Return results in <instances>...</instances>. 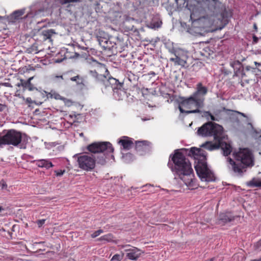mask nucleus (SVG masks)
Wrapping results in <instances>:
<instances>
[{
    "label": "nucleus",
    "instance_id": "nucleus-45",
    "mask_svg": "<svg viewBox=\"0 0 261 261\" xmlns=\"http://www.w3.org/2000/svg\"><path fill=\"white\" fill-rule=\"evenodd\" d=\"M215 16L217 17H218V19L220 20L221 23L222 24L223 26H222V28L224 27V25H225L226 24H224L223 22V21L222 20V18L221 17V15H220V13H219L218 15H215ZM228 23V22L227 23V24ZM220 29H222V27H220Z\"/></svg>",
    "mask_w": 261,
    "mask_h": 261
},
{
    "label": "nucleus",
    "instance_id": "nucleus-40",
    "mask_svg": "<svg viewBox=\"0 0 261 261\" xmlns=\"http://www.w3.org/2000/svg\"><path fill=\"white\" fill-rule=\"evenodd\" d=\"M161 227L162 229L166 230L167 231H170L173 229L172 227H171L166 224H162L161 225Z\"/></svg>",
    "mask_w": 261,
    "mask_h": 261
},
{
    "label": "nucleus",
    "instance_id": "nucleus-15",
    "mask_svg": "<svg viewBox=\"0 0 261 261\" xmlns=\"http://www.w3.org/2000/svg\"><path fill=\"white\" fill-rule=\"evenodd\" d=\"M133 139L126 136L122 137L119 141V144L125 150L130 149L133 146Z\"/></svg>",
    "mask_w": 261,
    "mask_h": 261
},
{
    "label": "nucleus",
    "instance_id": "nucleus-13",
    "mask_svg": "<svg viewBox=\"0 0 261 261\" xmlns=\"http://www.w3.org/2000/svg\"><path fill=\"white\" fill-rule=\"evenodd\" d=\"M150 143L147 141H136L135 150L140 155H144L150 151Z\"/></svg>",
    "mask_w": 261,
    "mask_h": 261
},
{
    "label": "nucleus",
    "instance_id": "nucleus-19",
    "mask_svg": "<svg viewBox=\"0 0 261 261\" xmlns=\"http://www.w3.org/2000/svg\"><path fill=\"white\" fill-rule=\"evenodd\" d=\"M227 111L231 112V113L229 114L230 118L234 122H236L237 123H239L240 122V120L239 118V115L243 117H247L246 115L243 113L231 110H227Z\"/></svg>",
    "mask_w": 261,
    "mask_h": 261
},
{
    "label": "nucleus",
    "instance_id": "nucleus-10",
    "mask_svg": "<svg viewBox=\"0 0 261 261\" xmlns=\"http://www.w3.org/2000/svg\"><path fill=\"white\" fill-rule=\"evenodd\" d=\"M77 156V162L79 167L85 171H92L95 167L96 161L93 154L82 153Z\"/></svg>",
    "mask_w": 261,
    "mask_h": 261
},
{
    "label": "nucleus",
    "instance_id": "nucleus-23",
    "mask_svg": "<svg viewBox=\"0 0 261 261\" xmlns=\"http://www.w3.org/2000/svg\"><path fill=\"white\" fill-rule=\"evenodd\" d=\"M139 251V250L138 248L133 247L131 249V250H130V252L126 253V257L131 260H137L140 255Z\"/></svg>",
    "mask_w": 261,
    "mask_h": 261
},
{
    "label": "nucleus",
    "instance_id": "nucleus-12",
    "mask_svg": "<svg viewBox=\"0 0 261 261\" xmlns=\"http://www.w3.org/2000/svg\"><path fill=\"white\" fill-rule=\"evenodd\" d=\"M123 83L118 81L117 83L108 87L113 91V96L117 100H122L126 96V92L123 88Z\"/></svg>",
    "mask_w": 261,
    "mask_h": 261
},
{
    "label": "nucleus",
    "instance_id": "nucleus-28",
    "mask_svg": "<svg viewBox=\"0 0 261 261\" xmlns=\"http://www.w3.org/2000/svg\"><path fill=\"white\" fill-rule=\"evenodd\" d=\"M47 96L48 97L54 98L56 100H62L63 98V97L61 96L58 92L54 90H51L50 92L47 94Z\"/></svg>",
    "mask_w": 261,
    "mask_h": 261
},
{
    "label": "nucleus",
    "instance_id": "nucleus-58",
    "mask_svg": "<svg viewBox=\"0 0 261 261\" xmlns=\"http://www.w3.org/2000/svg\"><path fill=\"white\" fill-rule=\"evenodd\" d=\"M3 210V208L2 207V206H0V212H1L2 210Z\"/></svg>",
    "mask_w": 261,
    "mask_h": 261
},
{
    "label": "nucleus",
    "instance_id": "nucleus-24",
    "mask_svg": "<svg viewBox=\"0 0 261 261\" xmlns=\"http://www.w3.org/2000/svg\"><path fill=\"white\" fill-rule=\"evenodd\" d=\"M55 34L56 33L54 30L49 29L42 31L41 35L42 37V39L44 41L47 39L51 40V38L52 36Z\"/></svg>",
    "mask_w": 261,
    "mask_h": 261
},
{
    "label": "nucleus",
    "instance_id": "nucleus-30",
    "mask_svg": "<svg viewBox=\"0 0 261 261\" xmlns=\"http://www.w3.org/2000/svg\"><path fill=\"white\" fill-rule=\"evenodd\" d=\"M70 80L76 82L77 84H82L83 83V79L79 75L71 77Z\"/></svg>",
    "mask_w": 261,
    "mask_h": 261
},
{
    "label": "nucleus",
    "instance_id": "nucleus-25",
    "mask_svg": "<svg viewBox=\"0 0 261 261\" xmlns=\"http://www.w3.org/2000/svg\"><path fill=\"white\" fill-rule=\"evenodd\" d=\"M235 217V216L231 215L229 213H223L220 215V220L226 223L234 220Z\"/></svg>",
    "mask_w": 261,
    "mask_h": 261
},
{
    "label": "nucleus",
    "instance_id": "nucleus-43",
    "mask_svg": "<svg viewBox=\"0 0 261 261\" xmlns=\"http://www.w3.org/2000/svg\"><path fill=\"white\" fill-rule=\"evenodd\" d=\"M28 50L29 53L34 54H37L38 52V50L36 48L35 49L34 48V46H32L31 48H29Z\"/></svg>",
    "mask_w": 261,
    "mask_h": 261
},
{
    "label": "nucleus",
    "instance_id": "nucleus-53",
    "mask_svg": "<svg viewBox=\"0 0 261 261\" xmlns=\"http://www.w3.org/2000/svg\"><path fill=\"white\" fill-rule=\"evenodd\" d=\"M251 261H261V258H259V259H253Z\"/></svg>",
    "mask_w": 261,
    "mask_h": 261
},
{
    "label": "nucleus",
    "instance_id": "nucleus-60",
    "mask_svg": "<svg viewBox=\"0 0 261 261\" xmlns=\"http://www.w3.org/2000/svg\"><path fill=\"white\" fill-rule=\"evenodd\" d=\"M235 74H236L237 76H239V73H238V71H237V72L235 73Z\"/></svg>",
    "mask_w": 261,
    "mask_h": 261
},
{
    "label": "nucleus",
    "instance_id": "nucleus-54",
    "mask_svg": "<svg viewBox=\"0 0 261 261\" xmlns=\"http://www.w3.org/2000/svg\"><path fill=\"white\" fill-rule=\"evenodd\" d=\"M207 50H210V49H209L208 48H207V47H206V48H204V49H203V51H204L206 52V51H207Z\"/></svg>",
    "mask_w": 261,
    "mask_h": 261
},
{
    "label": "nucleus",
    "instance_id": "nucleus-18",
    "mask_svg": "<svg viewBox=\"0 0 261 261\" xmlns=\"http://www.w3.org/2000/svg\"><path fill=\"white\" fill-rule=\"evenodd\" d=\"M170 61L173 62L175 66L179 65L184 67L187 64L186 57L185 56L180 57L177 54H175L174 58H171Z\"/></svg>",
    "mask_w": 261,
    "mask_h": 261
},
{
    "label": "nucleus",
    "instance_id": "nucleus-9",
    "mask_svg": "<svg viewBox=\"0 0 261 261\" xmlns=\"http://www.w3.org/2000/svg\"><path fill=\"white\" fill-rule=\"evenodd\" d=\"M208 10L211 12V15H218L220 13L222 20L224 24L228 22V14L223 9L222 4L218 0H205Z\"/></svg>",
    "mask_w": 261,
    "mask_h": 261
},
{
    "label": "nucleus",
    "instance_id": "nucleus-4",
    "mask_svg": "<svg viewBox=\"0 0 261 261\" xmlns=\"http://www.w3.org/2000/svg\"><path fill=\"white\" fill-rule=\"evenodd\" d=\"M86 149L94 154L96 164L102 166L106 164L107 160L114 158L113 154L114 148L112 144L108 142H94L88 145Z\"/></svg>",
    "mask_w": 261,
    "mask_h": 261
},
{
    "label": "nucleus",
    "instance_id": "nucleus-49",
    "mask_svg": "<svg viewBox=\"0 0 261 261\" xmlns=\"http://www.w3.org/2000/svg\"><path fill=\"white\" fill-rule=\"evenodd\" d=\"M258 41V38L255 35L253 36V42L254 43H257Z\"/></svg>",
    "mask_w": 261,
    "mask_h": 261
},
{
    "label": "nucleus",
    "instance_id": "nucleus-17",
    "mask_svg": "<svg viewBox=\"0 0 261 261\" xmlns=\"http://www.w3.org/2000/svg\"><path fill=\"white\" fill-rule=\"evenodd\" d=\"M97 41L99 45L105 49H109L113 46L111 42L108 38V35L105 37H101L100 35L97 36Z\"/></svg>",
    "mask_w": 261,
    "mask_h": 261
},
{
    "label": "nucleus",
    "instance_id": "nucleus-2",
    "mask_svg": "<svg viewBox=\"0 0 261 261\" xmlns=\"http://www.w3.org/2000/svg\"><path fill=\"white\" fill-rule=\"evenodd\" d=\"M233 160L228 158L229 168L238 176H242L247 169L254 166V155L252 151L247 148H240L232 154Z\"/></svg>",
    "mask_w": 261,
    "mask_h": 261
},
{
    "label": "nucleus",
    "instance_id": "nucleus-36",
    "mask_svg": "<svg viewBox=\"0 0 261 261\" xmlns=\"http://www.w3.org/2000/svg\"><path fill=\"white\" fill-rule=\"evenodd\" d=\"M103 232V230L101 229H99L97 231H95L91 234V237L92 238H95L100 235L101 233Z\"/></svg>",
    "mask_w": 261,
    "mask_h": 261
},
{
    "label": "nucleus",
    "instance_id": "nucleus-34",
    "mask_svg": "<svg viewBox=\"0 0 261 261\" xmlns=\"http://www.w3.org/2000/svg\"><path fill=\"white\" fill-rule=\"evenodd\" d=\"M53 80L56 82H61L64 80L63 75H55L53 77Z\"/></svg>",
    "mask_w": 261,
    "mask_h": 261
},
{
    "label": "nucleus",
    "instance_id": "nucleus-35",
    "mask_svg": "<svg viewBox=\"0 0 261 261\" xmlns=\"http://www.w3.org/2000/svg\"><path fill=\"white\" fill-rule=\"evenodd\" d=\"M60 3L62 5L66 4L67 3H70L79 2L81 1V0H60Z\"/></svg>",
    "mask_w": 261,
    "mask_h": 261
},
{
    "label": "nucleus",
    "instance_id": "nucleus-57",
    "mask_svg": "<svg viewBox=\"0 0 261 261\" xmlns=\"http://www.w3.org/2000/svg\"><path fill=\"white\" fill-rule=\"evenodd\" d=\"M254 28L255 29H257V26L255 24H254Z\"/></svg>",
    "mask_w": 261,
    "mask_h": 261
},
{
    "label": "nucleus",
    "instance_id": "nucleus-7",
    "mask_svg": "<svg viewBox=\"0 0 261 261\" xmlns=\"http://www.w3.org/2000/svg\"><path fill=\"white\" fill-rule=\"evenodd\" d=\"M90 73L97 82L105 86L106 88L118 82L117 79L110 77L109 72L106 66L98 62L96 63L94 69L90 71Z\"/></svg>",
    "mask_w": 261,
    "mask_h": 261
},
{
    "label": "nucleus",
    "instance_id": "nucleus-3",
    "mask_svg": "<svg viewBox=\"0 0 261 261\" xmlns=\"http://www.w3.org/2000/svg\"><path fill=\"white\" fill-rule=\"evenodd\" d=\"M206 154L204 150L196 147H192L188 152V155L194 160V168L201 180L213 181L216 178L213 172L208 168Z\"/></svg>",
    "mask_w": 261,
    "mask_h": 261
},
{
    "label": "nucleus",
    "instance_id": "nucleus-27",
    "mask_svg": "<svg viewBox=\"0 0 261 261\" xmlns=\"http://www.w3.org/2000/svg\"><path fill=\"white\" fill-rule=\"evenodd\" d=\"M247 185L250 187H261V179L253 178L247 182Z\"/></svg>",
    "mask_w": 261,
    "mask_h": 261
},
{
    "label": "nucleus",
    "instance_id": "nucleus-16",
    "mask_svg": "<svg viewBox=\"0 0 261 261\" xmlns=\"http://www.w3.org/2000/svg\"><path fill=\"white\" fill-rule=\"evenodd\" d=\"M219 148L222 149L223 153L225 156L229 155L232 151V147L230 144L223 141V134L222 135V139H220V145L219 146Z\"/></svg>",
    "mask_w": 261,
    "mask_h": 261
},
{
    "label": "nucleus",
    "instance_id": "nucleus-42",
    "mask_svg": "<svg viewBox=\"0 0 261 261\" xmlns=\"http://www.w3.org/2000/svg\"><path fill=\"white\" fill-rule=\"evenodd\" d=\"M45 219L39 220L37 221V224L39 227H41L45 223Z\"/></svg>",
    "mask_w": 261,
    "mask_h": 261
},
{
    "label": "nucleus",
    "instance_id": "nucleus-37",
    "mask_svg": "<svg viewBox=\"0 0 261 261\" xmlns=\"http://www.w3.org/2000/svg\"><path fill=\"white\" fill-rule=\"evenodd\" d=\"M54 172L57 176H61L65 172V170H55Z\"/></svg>",
    "mask_w": 261,
    "mask_h": 261
},
{
    "label": "nucleus",
    "instance_id": "nucleus-21",
    "mask_svg": "<svg viewBox=\"0 0 261 261\" xmlns=\"http://www.w3.org/2000/svg\"><path fill=\"white\" fill-rule=\"evenodd\" d=\"M134 19H125L123 23L122 27L125 31L129 32L130 31H133L134 29Z\"/></svg>",
    "mask_w": 261,
    "mask_h": 261
},
{
    "label": "nucleus",
    "instance_id": "nucleus-38",
    "mask_svg": "<svg viewBox=\"0 0 261 261\" xmlns=\"http://www.w3.org/2000/svg\"><path fill=\"white\" fill-rule=\"evenodd\" d=\"M251 70H253V72H254V77L256 75H259L261 74V70L257 68L253 67V69H251Z\"/></svg>",
    "mask_w": 261,
    "mask_h": 261
},
{
    "label": "nucleus",
    "instance_id": "nucleus-31",
    "mask_svg": "<svg viewBox=\"0 0 261 261\" xmlns=\"http://www.w3.org/2000/svg\"><path fill=\"white\" fill-rule=\"evenodd\" d=\"M123 256H124L123 253H122V254L121 255L118 254H116L112 257V258L111 259V261H121L123 258Z\"/></svg>",
    "mask_w": 261,
    "mask_h": 261
},
{
    "label": "nucleus",
    "instance_id": "nucleus-41",
    "mask_svg": "<svg viewBox=\"0 0 261 261\" xmlns=\"http://www.w3.org/2000/svg\"><path fill=\"white\" fill-rule=\"evenodd\" d=\"M190 19L191 20L192 23H193L194 22L196 21L201 20V18H195L194 14L193 13H192L190 15Z\"/></svg>",
    "mask_w": 261,
    "mask_h": 261
},
{
    "label": "nucleus",
    "instance_id": "nucleus-55",
    "mask_svg": "<svg viewBox=\"0 0 261 261\" xmlns=\"http://www.w3.org/2000/svg\"><path fill=\"white\" fill-rule=\"evenodd\" d=\"M215 260V257H212L211 258H210L208 261H214Z\"/></svg>",
    "mask_w": 261,
    "mask_h": 261
},
{
    "label": "nucleus",
    "instance_id": "nucleus-44",
    "mask_svg": "<svg viewBox=\"0 0 261 261\" xmlns=\"http://www.w3.org/2000/svg\"><path fill=\"white\" fill-rule=\"evenodd\" d=\"M99 35L101 36V37H105V36H108V34L103 31H99L96 33V37L97 38V36H99Z\"/></svg>",
    "mask_w": 261,
    "mask_h": 261
},
{
    "label": "nucleus",
    "instance_id": "nucleus-11",
    "mask_svg": "<svg viewBox=\"0 0 261 261\" xmlns=\"http://www.w3.org/2000/svg\"><path fill=\"white\" fill-rule=\"evenodd\" d=\"M179 177L189 189H195L197 188V185L194 178L192 168L190 169L189 171L185 172L183 174H181V176H179Z\"/></svg>",
    "mask_w": 261,
    "mask_h": 261
},
{
    "label": "nucleus",
    "instance_id": "nucleus-22",
    "mask_svg": "<svg viewBox=\"0 0 261 261\" xmlns=\"http://www.w3.org/2000/svg\"><path fill=\"white\" fill-rule=\"evenodd\" d=\"M33 77H29L28 80L25 81L24 80L21 79L20 80V82L16 84L17 87H22L23 89L24 90L25 89H28L30 90H32V84L31 83V80L33 79Z\"/></svg>",
    "mask_w": 261,
    "mask_h": 261
},
{
    "label": "nucleus",
    "instance_id": "nucleus-61",
    "mask_svg": "<svg viewBox=\"0 0 261 261\" xmlns=\"http://www.w3.org/2000/svg\"><path fill=\"white\" fill-rule=\"evenodd\" d=\"M44 243L43 242H41L39 243Z\"/></svg>",
    "mask_w": 261,
    "mask_h": 261
},
{
    "label": "nucleus",
    "instance_id": "nucleus-59",
    "mask_svg": "<svg viewBox=\"0 0 261 261\" xmlns=\"http://www.w3.org/2000/svg\"><path fill=\"white\" fill-rule=\"evenodd\" d=\"M129 245H125V246H123L122 247L123 248H125V247H127L128 246H129Z\"/></svg>",
    "mask_w": 261,
    "mask_h": 261
},
{
    "label": "nucleus",
    "instance_id": "nucleus-5",
    "mask_svg": "<svg viewBox=\"0 0 261 261\" xmlns=\"http://www.w3.org/2000/svg\"><path fill=\"white\" fill-rule=\"evenodd\" d=\"M223 128L219 124L208 122L199 128L197 133L202 136H212L215 141V143L206 142L202 146L209 150H213L219 148L220 145V139H222Z\"/></svg>",
    "mask_w": 261,
    "mask_h": 261
},
{
    "label": "nucleus",
    "instance_id": "nucleus-14",
    "mask_svg": "<svg viewBox=\"0 0 261 261\" xmlns=\"http://www.w3.org/2000/svg\"><path fill=\"white\" fill-rule=\"evenodd\" d=\"M251 69H253V67L246 66L245 70L242 69L240 75L242 82L243 81L246 83H249L254 77V72Z\"/></svg>",
    "mask_w": 261,
    "mask_h": 261
},
{
    "label": "nucleus",
    "instance_id": "nucleus-1",
    "mask_svg": "<svg viewBox=\"0 0 261 261\" xmlns=\"http://www.w3.org/2000/svg\"><path fill=\"white\" fill-rule=\"evenodd\" d=\"M208 93V88L202 83H197L195 91L189 97H180L178 109L181 113H197L200 112L204 105L205 96Z\"/></svg>",
    "mask_w": 261,
    "mask_h": 261
},
{
    "label": "nucleus",
    "instance_id": "nucleus-26",
    "mask_svg": "<svg viewBox=\"0 0 261 261\" xmlns=\"http://www.w3.org/2000/svg\"><path fill=\"white\" fill-rule=\"evenodd\" d=\"M24 10H18L14 11L11 15V17L13 20H17L20 19L21 16L24 14Z\"/></svg>",
    "mask_w": 261,
    "mask_h": 261
},
{
    "label": "nucleus",
    "instance_id": "nucleus-50",
    "mask_svg": "<svg viewBox=\"0 0 261 261\" xmlns=\"http://www.w3.org/2000/svg\"><path fill=\"white\" fill-rule=\"evenodd\" d=\"M201 55L203 56H205V57H207V55H210V53H208V54H206L205 53H203V52H201Z\"/></svg>",
    "mask_w": 261,
    "mask_h": 261
},
{
    "label": "nucleus",
    "instance_id": "nucleus-48",
    "mask_svg": "<svg viewBox=\"0 0 261 261\" xmlns=\"http://www.w3.org/2000/svg\"><path fill=\"white\" fill-rule=\"evenodd\" d=\"M95 11L96 12H99V7L100 6V4L98 3V2H97L95 4Z\"/></svg>",
    "mask_w": 261,
    "mask_h": 261
},
{
    "label": "nucleus",
    "instance_id": "nucleus-20",
    "mask_svg": "<svg viewBox=\"0 0 261 261\" xmlns=\"http://www.w3.org/2000/svg\"><path fill=\"white\" fill-rule=\"evenodd\" d=\"M36 165L40 168H45L46 169H48L54 166L53 163L47 159H41L35 161Z\"/></svg>",
    "mask_w": 261,
    "mask_h": 261
},
{
    "label": "nucleus",
    "instance_id": "nucleus-6",
    "mask_svg": "<svg viewBox=\"0 0 261 261\" xmlns=\"http://www.w3.org/2000/svg\"><path fill=\"white\" fill-rule=\"evenodd\" d=\"M171 160L173 165H171L169 162L168 165L172 171L178 176H181V174L188 172L192 169L191 164L188 159H186L182 153L177 150L175 151Z\"/></svg>",
    "mask_w": 261,
    "mask_h": 261
},
{
    "label": "nucleus",
    "instance_id": "nucleus-47",
    "mask_svg": "<svg viewBox=\"0 0 261 261\" xmlns=\"http://www.w3.org/2000/svg\"><path fill=\"white\" fill-rule=\"evenodd\" d=\"M6 106L0 103V112H3L6 108Z\"/></svg>",
    "mask_w": 261,
    "mask_h": 261
},
{
    "label": "nucleus",
    "instance_id": "nucleus-39",
    "mask_svg": "<svg viewBox=\"0 0 261 261\" xmlns=\"http://www.w3.org/2000/svg\"><path fill=\"white\" fill-rule=\"evenodd\" d=\"M0 187L2 190L6 189L7 188V184L4 180H2L1 181H0Z\"/></svg>",
    "mask_w": 261,
    "mask_h": 261
},
{
    "label": "nucleus",
    "instance_id": "nucleus-33",
    "mask_svg": "<svg viewBox=\"0 0 261 261\" xmlns=\"http://www.w3.org/2000/svg\"><path fill=\"white\" fill-rule=\"evenodd\" d=\"M62 100L64 102V104L67 107H70L73 105V101L71 99L63 97Z\"/></svg>",
    "mask_w": 261,
    "mask_h": 261
},
{
    "label": "nucleus",
    "instance_id": "nucleus-51",
    "mask_svg": "<svg viewBox=\"0 0 261 261\" xmlns=\"http://www.w3.org/2000/svg\"><path fill=\"white\" fill-rule=\"evenodd\" d=\"M254 64L256 66H260L261 65V63H258L257 62H254Z\"/></svg>",
    "mask_w": 261,
    "mask_h": 261
},
{
    "label": "nucleus",
    "instance_id": "nucleus-29",
    "mask_svg": "<svg viewBox=\"0 0 261 261\" xmlns=\"http://www.w3.org/2000/svg\"><path fill=\"white\" fill-rule=\"evenodd\" d=\"M113 237L111 233H109L103 236H101L99 240L100 241H106L107 242H111L113 241Z\"/></svg>",
    "mask_w": 261,
    "mask_h": 261
},
{
    "label": "nucleus",
    "instance_id": "nucleus-52",
    "mask_svg": "<svg viewBox=\"0 0 261 261\" xmlns=\"http://www.w3.org/2000/svg\"><path fill=\"white\" fill-rule=\"evenodd\" d=\"M131 249H132V248H129V249L126 248V249H125L124 250V251H125V252H127V253H128V252H130V250H131Z\"/></svg>",
    "mask_w": 261,
    "mask_h": 261
},
{
    "label": "nucleus",
    "instance_id": "nucleus-32",
    "mask_svg": "<svg viewBox=\"0 0 261 261\" xmlns=\"http://www.w3.org/2000/svg\"><path fill=\"white\" fill-rule=\"evenodd\" d=\"M204 115L206 117H207V119H209V118H210V119L212 121H219V119L216 118L214 115H213L209 111L205 112Z\"/></svg>",
    "mask_w": 261,
    "mask_h": 261
},
{
    "label": "nucleus",
    "instance_id": "nucleus-46",
    "mask_svg": "<svg viewBox=\"0 0 261 261\" xmlns=\"http://www.w3.org/2000/svg\"><path fill=\"white\" fill-rule=\"evenodd\" d=\"M255 247L256 249L261 250V239L257 242Z\"/></svg>",
    "mask_w": 261,
    "mask_h": 261
},
{
    "label": "nucleus",
    "instance_id": "nucleus-8",
    "mask_svg": "<svg viewBox=\"0 0 261 261\" xmlns=\"http://www.w3.org/2000/svg\"><path fill=\"white\" fill-rule=\"evenodd\" d=\"M6 131L4 135L0 136V148L6 145L17 146L21 143L22 137L20 132L13 129Z\"/></svg>",
    "mask_w": 261,
    "mask_h": 261
},
{
    "label": "nucleus",
    "instance_id": "nucleus-56",
    "mask_svg": "<svg viewBox=\"0 0 261 261\" xmlns=\"http://www.w3.org/2000/svg\"><path fill=\"white\" fill-rule=\"evenodd\" d=\"M238 64L240 66V67L239 68V69L240 70V68L242 67V65H241V63L240 62H238Z\"/></svg>",
    "mask_w": 261,
    "mask_h": 261
}]
</instances>
